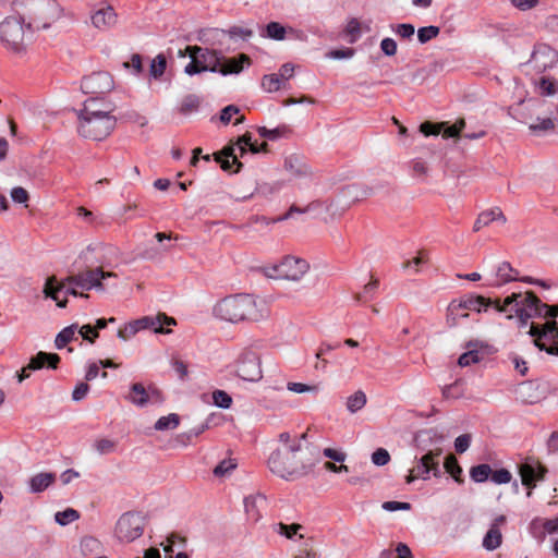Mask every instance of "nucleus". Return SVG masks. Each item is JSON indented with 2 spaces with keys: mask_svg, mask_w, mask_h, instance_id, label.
Here are the masks:
<instances>
[{
  "mask_svg": "<svg viewBox=\"0 0 558 558\" xmlns=\"http://www.w3.org/2000/svg\"><path fill=\"white\" fill-rule=\"evenodd\" d=\"M305 438L306 433L300 437L292 436L288 432L279 434L280 446L270 453L267 460L270 472L286 481H295L305 476L312 465L310 460L305 459L302 448V440Z\"/></svg>",
  "mask_w": 558,
  "mask_h": 558,
  "instance_id": "f257e3e1",
  "label": "nucleus"
},
{
  "mask_svg": "<svg viewBox=\"0 0 558 558\" xmlns=\"http://www.w3.org/2000/svg\"><path fill=\"white\" fill-rule=\"evenodd\" d=\"M214 314L231 324L258 323L270 316V310L266 301L251 294L239 293L220 300L214 307Z\"/></svg>",
  "mask_w": 558,
  "mask_h": 558,
  "instance_id": "f03ea898",
  "label": "nucleus"
},
{
  "mask_svg": "<svg viewBox=\"0 0 558 558\" xmlns=\"http://www.w3.org/2000/svg\"><path fill=\"white\" fill-rule=\"evenodd\" d=\"M77 112V131L86 138L100 141L107 137L116 125V119L110 114V108L99 99L90 98L84 102Z\"/></svg>",
  "mask_w": 558,
  "mask_h": 558,
  "instance_id": "7ed1b4c3",
  "label": "nucleus"
},
{
  "mask_svg": "<svg viewBox=\"0 0 558 558\" xmlns=\"http://www.w3.org/2000/svg\"><path fill=\"white\" fill-rule=\"evenodd\" d=\"M547 308L532 291L517 292L505 298L504 301L496 300L495 310L504 313L508 319L517 318L521 326H526L532 318H539L541 311Z\"/></svg>",
  "mask_w": 558,
  "mask_h": 558,
  "instance_id": "20e7f679",
  "label": "nucleus"
},
{
  "mask_svg": "<svg viewBox=\"0 0 558 558\" xmlns=\"http://www.w3.org/2000/svg\"><path fill=\"white\" fill-rule=\"evenodd\" d=\"M33 28L22 15H10L0 22V43L10 52L23 56L33 40Z\"/></svg>",
  "mask_w": 558,
  "mask_h": 558,
  "instance_id": "39448f33",
  "label": "nucleus"
},
{
  "mask_svg": "<svg viewBox=\"0 0 558 558\" xmlns=\"http://www.w3.org/2000/svg\"><path fill=\"white\" fill-rule=\"evenodd\" d=\"M23 17L34 29H47L63 14L62 7L56 0H22Z\"/></svg>",
  "mask_w": 558,
  "mask_h": 558,
  "instance_id": "423d86ee",
  "label": "nucleus"
},
{
  "mask_svg": "<svg viewBox=\"0 0 558 558\" xmlns=\"http://www.w3.org/2000/svg\"><path fill=\"white\" fill-rule=\"evenodd\" d=\"M308 269L310 264L305 259L288 255L278 263L263 266L262 272L270 279L300 281Z\"/></svg>",
  "mask_w": 558,
  "mask_h": 558,
  "instance_id": "0eeeda50",
  "label": "nucleus"
},
{
  "mask_svg": "<svg viewBox=\"0 0 558 558\" xmlns=\"http://www.w3.org/2000/svg\"><path fill=\"white\" fill-rule=\"evenodd\" d=\"M145 517L135 511H129L120 515L113 535L119 543L130 544L140 538L145 530Z\"/></svg>",
  "mask_w": 558,
  "mask_h": 558,
  "instance_id": "6e6552de",
  "label": "nucleus"
},
{
  "mask_svg": "<svg viewBox=\"0 0 558 558\" xmlns=\"http://www.w3.org/2000/svg\"><path fill=\"white\" fill-rule=\"evenodd\" d=\"M266 143L258 145L257 143L252 142L251 135L246 133L239 137L234 145L223 148L221 155L217 156V161L220 162L223 170H231L232 166L235 163L238 167L241 166L238 159L239 157H242L247 149L253 154H257L259 151L266 150Z\"/></svg>",
  "mask_w": 558,
  "mask_h": 558,
  "instance_id": "1a4fd4ad",
  "label": "nucleus"
},
{
  "mask_svg": "<svg viewBox=\"0 0 558 558\" xmlns=\"http://www.w3.org/2000/svg\"><path fill=\"white\" fill-rule=\"evenodd\" d=\"M185 51L191 58L184 68L186 74L194 75L204 71L216 72L219 70L220 58L216 51L198 46H187Z\"/></svg>",
  "mask_w": 558,
  "mask_h": 558,
  "instance_id": "9d476101",
  "label": "nucleus"
},
{
  "mask_svg": "<svg viewBox=\"0 0 558 558\" xmlns=\"http://www.w3.org/2000/svg\"><path fill=\"white\" fill-rule=\"evenodd\" d=\"M529 335L534 344L548 354L558 355V325L555 320L531 324Z\"/></svg>",
  "mask_w": 558,
  "mask_h": 558,
  "instance_id": "9b49d317",
  "label": "nucleus"
},
{
  "mask_svg": "<svg viewBox=\"0 0 558 558\" xmlns=\"http://www.w3.org/2000/svg\"><path fill=\"white\" fill-rule=\"evenodd\" d=\"M235 375L250 383H257L263 378L259 355L253 350H243L233 363Z\"/></svg>",
  "mask_w": 558,
  "mask_h": 558,
  "instance_id": "f8f14e48",
  "label": "nucleus"
},
{
  "mask_svg": "<svg viewBox=\"0 0 558 558\" xmlns=\"http://www.w3.org/2000/svg\"><path fill=\"white\" fill-rule=\"evenodd\" d=\"M495 302L496 300L492 301L481 295H466L450 302L448 305V317L456 322L457 317H468V314L461 313V311L486 312L490 306L495 308Z\"/></svg>",
  "mask_w": 558,
  "mask_h": 558,
  "instance_id": "ddd939ff",
  "label": "nucleus"
},
{
  "mask_svg": "<svg viewBox=\"0 0 558 558\" xmlns=\"http://www.w3.org/2000/svg\"><path fill=\"white\" fill-rule=\"evenodd\" d=\"M78 287H75V284H69L68 278L63 280L62 282H57L54 277H50L46 280L44 286V294L46 298H50L53 301H56L57 306L63 308L66 306V299H61V294L64 295H73V296H81V298H87V294H84Z\"/></svg>",
  "mask_w": 558,
  "mask_h": 558,
  "instance_id": "4468645a",
  "label": "nucleus"
},
{
  "mask_svg": "<svg viewBox=\"0 0 558 558\" xmlns=\"http://www.w3.org/2000/svg\"><path fill=\"white\" fill-rule=\"evenodd\" d=\"M112 277H116V274L96 268L68 277V282L69 284H75V287H78L82 292L89 291L92 289L104 290L102 280Z\"/></svg>",
  "mask_w": 558,
  "mask_h": 558,
  "instance_id": "2eb2a0df",
  "label": "nucleus"
},
{
  "mask_svg": "<svg viewBox=\"0 0 558 558\" xmlns=\"http://www.w3.org/2000/svg\"><path fill=\"white\" fill-rule=\"evenodd\" d=\"M92 25L99 31H108L116 26L118 14L111 4L101 1L90 10Z\"/></svg>",
  "mask_w": 558,
  "mask_h": 558,
  "instance_id": "dca6fc26",
  "label": "nucleus"
},
{
  "mask_svg": "<svg viewBox=\"0 0 558 558\" xmlns=\"http://www.w3.org/2000/svg\"><path fill=\"white\" fill-rule=\"evenodd\" d=\"M135 325L140 331L149 329L155 333L169 335L172 332L169 327L175 326L177 320L165 313H158L135 319Z\"/></svg>",
  "mask_w": 558,
  "mask_h": 558,
  "instance_id": "f3484780",
  "label": "nucleus"
},
{
  "mask_svg": "<svg viewBox=\"0 0 558 558\" xmlns=\"http://www.w3.org/2000/svg\"><path fill=\"white\" fill-rule=\"evenodd\" d=\"M547 472V468L535 459H527L519 465L521 483L526 488H535L538 482L545 480Z\"/></svg>",
  "mask_w": 558,
  "mask_h": 558,
  "instance_id": "a211bd4d",
  "label": "nucleus"
},
{
  "mask_svg": "<svg viewBox=\"0 0 558 558\" xmlns=\"http://www.w3.org/2000/svg\"><path fill=\"white\" fill-rule=\"evenodd\" d=\"M438 457V453L429 451L426 454H424L418 461L416 466L410 470L409 475L407 476L405 481L408 484H411L417 478L422 480H428L430 472L435 476L439 473V465L436 458Z\"/></svg>",
  "mask_w": 558,
  "mask_h": 558,
  "instance_id": "6ab92c4d",
  "label": "nucleus"
},
{
  "mask_svg": "<svg viewBox=\"0 0 558 558\" xmlns=\"http://www.w3.org/2000/svg\"><path fill=\"white\" fill-rule=\"evenodd\" d=\"M112 76L105 71H99L85 76L81 88L85 94H106L113 88Z\"/></svg>",
  "mask_w": 558,
  "mask_h": 558,
  "instance_id": "aec40b11",
  "label": "nucleus"
},
{
  "mask_svg": "<svg viewBox=\"0 0 558 558\" xmlns=\"http://www.w3.org/2000/svg\"><path fill=\"white\" fill-rule=\"evenodd\" d=\"M294 65L290 62L282 64L278 73L266 74L262 77V88L266 93H275L286 87V83L294 75Z\"/></svg>",
  "mask_w": 558,
  "mask_h": 558,
  "instance_id": "412c9836",
  "label": "nucleus"
},
{
  "mask_svg": "<svg viewBox=\"0 0 558 558\" xmlns=\"http://www.w3.org/2000/svg\"><path fill=\"white\" fill-rule=\"evenodd\" d=\"M558 61V52L547 44H537L531 56V63L534 68L544 72L553 68Z\"/></svg>",
  "mask_w": 558,
  "mask_h": 558,
  "instance_id": "4be33fe9",
  "label": "nucleus"
},
{
  "mask_svg": "<svg viewBox=\"0 0 558 558\" xmlns=\"http://www.w3.org/2000/svg\"><path fill=\"white\" fill-rule=\"evenodd\" d=\"M465 121L463 119L458 120L454 124L448 125L445 122L430 123L424 122L420 125V131L425 135H437L442 133L444 138H451L459 136L460 132L464 129Z\"/></svg>",
  "mask_w": 558,
  "mask_h": 558,
  "instance_id": "5701e85b",
  "label": "nucleus"
},
{
  "mask_svg": "<svg viewBox=\"0 0 558 558\" xmlns=\"http://www.w3.org/2000/svg\"><path fill=\"white\" fill-rule=\"evenodd\" d=\"M283 168L294 180L306 179L312 174L311 168L304 158L296 154H291L286 157Z\"/></svg>",
  "mask_w": 558,
  "mask_h": 558,
  "instance_id": "b1692460",
  "label": "nucleus"
},
{
  "mask_svg": "<svg viewBox=\"0 0 558 558\" xmlns=\"http://www.w3.org/2000/svg\"><path fill=\"white\" fill-rule=\"evenodd\" d=\"M517 270H514L509 263L502 262L497 266L494 278H490L487 284L492 287H499L517 280Z\"/></svg>",
  "mask_w": 558,
  "mask_h": 558,
  "instance_id": "393cba45",
  "label": "nucleus"
},
{
  "mask_svg": "<svg viewBox=\"0 0 558 558\" xmlns=\"http://www.w3.org/2000/svg\"><path fill=\"white\" fill-rule=\"evenodd\" d=\"M493 221H500L501 223L506 222V217L501 209L498 207L481 213L474 222L473 230L477 232Z\"/></svg>",
  "mask_w": 558,
  "mask_h": 558,
  "instance_id": "a878e982",
  "label": "nucleus"
},
{
  "mask_svg": "<svg viewBox=\"0 0 558 558\" xmlns=\"http://www.w3.org/2000/svg\"><path fill=\"white\" fill-rule=\"evenodd\" d=\"M245 64H250V58L242 53L239 57L225 60L219 64L220 68L218 71L222 75L239 74L244 69Z\"/></svg>",
  "mask_w": 558,
  "mask_h": 558,
  "instance_id": "bb28decb",
  "label": "nucleus"
},
{
  "mask_svg": "<svg viewBox=\"0 0 558 558\" xmlns=\"http://www.w3.org/2000/svg\"><path fill=\"white\" fill-rule=\"evenodd\" d=\"M56 481V474L51 472H41L33 475L28 481V487L32 493H41L46 490Z\"/></svg>",
  "mask_w": 558,
  "mask_h": 558,
  "instance_id": "cd10ccee",
  "label": "nucleus"
},
{
  "mask_svg": "<svg viewBox=\"0 0 558 558\" xmlns=\"http://www.w3.org/2000/svg\"><path fill=\"white\" fill-rule=\"evenodd\" d=\"M266 504V497L262 494H255L244 499L245 512L250 519L257 521L260 518V509Z\"/></svg>",
  "mask_w": 558,
  "mask_h": 558,
  "instance_id": "c85d7f7f",
  "label": "nucleus"
},
{
  "mask_svg": "<svg viewBox=\"0 0 558 558\" xmlns=\"http://www.w3.org/2000/svg\"><path fill=\"white\" fill-rule=\"evenodd\" d=\"M530 527L533 534L541 530V536L544 537L546 533L553 534L558 531V518L549 520L535 518L532 520Z\"/></svg>",
  "mask_w": 558,
  "mask_h": 558,
  "instance_id": "c756f323",
  "label": "nucleus"
},
{
  "mask_svg": "<svg viewBox=\"0 0 558 558\" xmlns=\"http://www.w3.org/2000/svg\"><path fill=\"white\" fill-rule=\"evenodd\" d=\"M128 399L136 407H145L150 399V393L145 389L143 384L136 383L131 386Z\"/></svg>",
  "mask_w": 558,
  "mask_h": 558,
  "instance_id": "7c9ffc66",
  "label": "nucleus"
},
{
  "mask_svg": "<svg viewBox=\"0 0 558 558\" xmlns=\"http://www.w3.org/2000/svg\"><path fill=\"white\" fill-rule=\"evenodd\" d=\"M366 402L367 397L365 392L362 390H356L347 398L345 407L351 414H354L362 410L366 405Z\"/></svg>",
  "mask_w": 558,
  "mask_h": 558,
  "instance_id": "2f4dec72",
  "label": "nucleus"
},
{
  "mask_svg": "<svg viewBox=\"0 0 558 558\" xmlns=\"http://www.w3.org/2000/svg\"><path fill=\"white\" fill-rule=\"evenodd\" d=\"M287 33L296 34V31H294L293 28H289V31H287V28L280 23L270 22L267 24L265 28L264 36L274 40H283L286 38Z\"/></svg>",
  "mask_w": 558,
  "mask_h": 558,
  "instance_id": "473e14b6",
  "label": "nucleus"
},
{
  "mask_svg": "<svg viewBox=\"0 0 558 558\" xmlns=\"http://www.w3.org/2000/svg\"><path fill=\"white\" fill-rule=\"evenodd\" d=\"M501 542H502L501 531L497 530V529L489 527L483 538V547L486 550H495L501 545Z\"/></svg>",
  "mask_w": 558,
  "mask_h": 558,
  "instance_id": "72a5a7b5",
  "label": "nucleus"
},
{
  "mask_svg": "<svg viewBox=\"0 0 558 558\" xmlns=\"http://www.w3.org/2000/svg\"><path fill=\"white\" fill-rule=\"evenodd\" d=\"M77 325L73 324L63 328L56 337L54 344L57 349H63L70 341L75 338Z\"/></svg>",
  "mask_w": 558,
  "mask_h": 558,
  "instance_id": "f704fd0d",
  "label": "nucleus"
},
{
  "mask_svg": "<svg viewBox=\"0 0 558 558\" xmlns=\"http://www.w3.org/2000/svg\"><path fill=\"white\" fill-rule=\"evenodd\" d=\"M344 34L350 44L356 43L362 36L361 23L356 19L349 20L344 28Z\"/></svg>",
  "mask_w": 558,
  "mask_h": 558,
  "instance_id": "c9c22d12",
  "label": "nucleus"
},
{
  "mask_svg": "<svg viewBox=\"0 0 558 558\" xmlns=\"http://www.w3.org/2000/svg\"><path fill=\"white\" fill-rule=\"evenodd\" d=\"M492 475V468L488 464H478L470 470V477L475 483H484Z\"/></svg>",
  "mask_w": 558,
  "mask_h": 558,
  "instance_id": "e433bc0d",
  "label": "nucleus"
},
{
  "mask_svg": "<svg viewBox=\"0 0 558 558\" xmlns=\"http://www.w3.org/2000/svg\"><path fill=\"white\" fill-rule=\"evenodd\" d=\"M101 549V543L93 536H85L81 541V550L84 555L99 554Z\"/></svg>",
  "mask_w": 558,
  "mask_h": 558,
  "instance_id": "4c0bfd02",
  "label": "nucleus"
},
{
  "mask_svg": "<svg viewBox=\"0 0 558 558\" xmlns=\"http://www.w3.org/2000/svg\"><path fill=\"white\" fill-rule=\"evenodd\" d=\"M180 417L175 413H171L167 416H161L157 420L155 423V429L156 430H168V429H174L179 426Z\"/></svg>",
  "mask_w": 558,
  "mask_h": 558,
  "instance_id": "58836bf2",
  "label": "nucleus"
},
{
  "mask_svg": "<svg viewBox=\"0 0 558 558\" xmlns=\"http://www.w3.org/2000/svg\"><path fill=\"white\" fill-rule=\"evenodd\" d=\"M236 461L232 458L225 459L216 465L213 473L216 477H226L236 468Z\"/></svg>",
  "mask_w": 558,
  "mask_h": 558,
  "instance_id": "ea45409f",
  "label": "nucleus"
},
{
  "mask_svg": "<svg viewBox=\"0 0 558 558\" xmlns=\"http://www.w3.org/2000/svg\"><path fill=\"white\" fill-rule=\"evenodd\" d=\"M287 389L294 393H318L320 390L319 384L307 385L303 383H288Z\"/></svg>",
  "mask_w": 558,
  "mask_h": 558,
  "instance_id": "a19ab883",
  "label": "nucleus"
},
{
  "mask_svg": "<svg viewBox=\"0 0 558 558\" xmlns=\"http://www.w3.org/2000/svg\"><path fill=\"white\" fill-rule=\"evenodd\" d=\"M390 29L402 39H410L415 33L414 26L410 23L391 24Z\"/></svg>",
  "mask_w": 558,
  "mask_h": 558,
  "instance_id": "79ce46f5",
  "label": "nucleus"
},
{
  "mask_svg": "<svg viewBox=\"0 0 558 558\" xmlns=\"http://www.w3.org/2000/svg\"><path fill=\"white\" fill-rule=\"evenodd\" d=\"M554 128H555V123H554L553 119H550V118H544V119L538 118L536 120V122L531 123L529 125L530 131L535 134H541V133L551 131V130H554Z\"/></svg>",
  "mask_w": 558,
  "mask_h": 558,
  "instance_id": "37998d69",
  "label": "nucleus"
},
{
  "mask_svg": "<svg viewBox=\"0 0 558 558\" xmlns=\"http://www.w3.org/2000/svg\"><path fill=\"white\" fill-rule=\"evenodd\" d=\"M78 519V512L72 508L59 511L54 514V520L58 524L64 526Z\"/></svg>",
  "mask_w": 558,
  "mask_h": 558,
  "instance_id": "c03bdc74",
  "label": "nucleus"
},
{
  "mask_svg": "<svg viewBox=\"0 0 558 558\" xmlns=\"http://www.w3.org/2000/svg\"><path fill=\"white\" fill-rule=\"evenodd\" d=\"M213 402L221 409H229L232 405V398L225 390L217 389L213 392Z\"/></svg>",
  "mask_w": 558,
  "mask_h": 558,
  "instance_id": "a18cd8bd",
  "label": "nucleus"
},
{
  "mask_svg": "<svg viewBox=\"0 0 558 558\" xmlns=\"http://www.w3.org/2000/svg\"><path fill=\"white\" fill-rule=\"evenodd\" d=\"M439 27L429 25L421 27L417 31V39L421 44H426L439 35Z\"/></svg>",
  "mask_w": 558,
  "mask_h": 558,
  "instance_id": "49530a36",
  "label": "nucleus"
},
{
  "mask_svg": "<svg viewBox=\"0 0 558 558\" xmlns=\"http://www.w3.org/2000/svg\"><path fill=\"white\" fill-rule=\"evenodd\" d=\"M166 65H167V61H166V58L162 56V54H158L153 61H151V64H150V75L154 77V78H158L160 77L165 70H166Z\"/></svg>",
  "mask_w": 558,
  "mask_h": 558,
  "instance_id": "de8ad7c7",
  "label": "nucleus"
},
{
  "mask_svg": "<svg viewBox=\"0 0 558 558\" xmlns=\"http://www.w3.org/2000/svg\"><path fill=\"white\" fill-rule=\"evenodd\" d=\"M123 68L134 75H140L143 72L142 57L137 53L132 54L129 61L123 62Z\"/></svg>",
  "mask_w": 558,
  "mask_h": 558,
  "instance_id": "09e8293b",
  "label": "nucleus"
},
{
  "mask_svg": "<svg viewBox=\"0 0 558 558\" xmlns=\"http://www.w3.org/2000/svg\"><path fill=\"white\" fill-rule=\"evenodd\" d=\"M446 471L456 480L459 481V476L462 473V469L459 465L457 459L453 456H449L445 460L444 464Z\"/></svg>",
  "mask_w": 558,
  "mask_h": 558,
  "instance_id": "8fccbe9b",
  "label": "nucleus"
},
{
  "mask_svg": "<svg viewBox=\"0 0 558 558\" xmlns=\"http://www.w3.org/2000/svg\"><path fill=\"white\" fill-rule=\"evenodd\" d=\"M199 100L195 96H187L183 99L181 106H180V112L183 114H189L193 111H195L198 108Z\"/></svg>",
  "mask_w": 558,
  "mask_h": 558,
  "instance_id": "3c124183",
  "label": "nucleus"
},
{
  "mask_svg": "<svg viewBox=\"0 0 558 558\" xmlns=\"http://www.w3.org/2000/svg\"><path fill=\"white\" fill-rule=\"evenodd\" d=\"M136 326L137 325H135V320L128 323L124 327H122L118 330V337L123 341H128L129 339L134 337L137 332H140V330L137 329Z\"/></svg>",
  "mask_w": 558,
  "mask_h": 558,
  "instance_id": "603ef678",
  "label": "nucleus"
},
{
  "mask_svg": "<svg viewBox=\"0 0 558 558\" xmlns=\"http://www.w3.org/2000/svg\"><path fill=\"white\" fill-rule=\"evenodd\" d=\"M490 478L495 484L498 485L508 484L512 480V474L507 469H499L494 472L492 471Z\"/></svg>",
  "mask_w": 558,
  "mask_h": 558,
  "instance_id": "864d4df0",
  "label": "nucleus"
},
{
  "mask_svg": "<svg viewBox=\"0 0 558 558\" xmlns=\"http://www.w3.org/2000/svg\"><path fill=\"white\" fill-rule=\"evenodd\" d=\"M538 89L542 95L550 96L556 93L557 84L548 77H542L538 83Z\"/></svg>",
  "mask_w": 558,
  "mask_h": 558,
  "instance_id": "5fc2aeb1",
  "label": "nucleus"
},
{
  "mask_svg": "<svg viewBox=\"0 0 558 558\" xmlns=\"http://www.w3.org/2000/svg\"><path fill=\"white\" fill-rule=\"evenodd\" d=\"M390 461L389 452L384 448H378L372 454V462L377 466H384Z\"/></svg>",
  "mask_w": 558,
  "mask_h": 558,
  "instance_id": "6e6d98bb",
  "label": "nucleus"
},
{
  "mask_svg": "<svg viewBox=\"0 0 558 558\" xmlns=\"http://www.w3.org/2000/svg\"><path fill=\"white\" fill-rule=\"evenodd\" d=\"M397 43L393 38L386 37L380 41V50L387 57H393L397 53Z\"/></svg>",
  "mask_w": 558,
  "mask_h": 558,
  "instance_id": "4d7b16f0",
  "label": "nucleus"
},
{
  "mask_svg": "<svg viewBox=\"0 0 558 558\" xmlns=\"http://www.w3.org/2000/svg\"><path fill=\"white\" fill-rule=\"evenodd\" d=\"M45 360H47V352L40 351L35 356L31 357L27 368H29V371L41 369L46 365Z\"/></svg>",
  "mask_w": 558,
  "mask_h": 558,
  "instance_id": "13d9d810",
  "label": "nucleus"
},
{
  "mask_svg": "<svg viewBox=\"0 0 558 558\" xmlns=\"http://www.w3.org/2000/svg\"><path fill=\"white\" fill-rule=\"evenodd\" d=\"M471 440H472V437L470 434H463V435L458 436L454 440V450L458 453L465 452L470 448Z\"/></svg>",
  "mask_w": 558,
  "mask_h": 558,
  "instance_id": "bf43d9fd",
  "label": "nucleus"
},
{
  "mask_svg": "<svg viewBox=\"0 0 558 558\" xmlns=\"http://www.w3.org/2000/svg\"><path fill=\"white\" fill-rule=\"evenodd\" d=\"M301 529L300 524H291L287 525L283 523L278 524V533L281 535H284L287 538L292 539L296 534L298 531Z\"/></svg>",
  "mask_w": 558,
  "mask_h": 558,
  "instance_id": "052dcab7",
  "label": "nucleus"
},
{
  "mask_svg": "<svg viewBox=\"0 0 558 558\" xmlns=\"http://www.w3.org/2000/svg\"><path fill=\"white\" fill-rule=\"evenodd\" d=\"M480 361L478 353L476 351H469L463 353L459 360L458 363L460 366H469L471 364L477 363Z\"/></svg>",
  "mask_w": 558,
  "mask_h": 558,
  "instance_id": "680f3d73",
  "label": "nucleus"
},
{
  "mask_svg": "<svg viewBox=\"0 0 558 558\" xmlns=\"http://www.w3.org/2000/svg\"><path fill=\"white\" fill-rule=\"evenodd\" d=\"M377 287H378L377 280L369 281L367 284H365L363 293L356 295V300L357 301H367V300L372 299L373 293L375 292Z\"/></svg>",
  "mask_w": 558,
  "mask_h": 558,
  "instance_id": "e2e57ef3",
  "label": "nucleus"
},
{
  "mask_svg": "<svg viewBox=\"0 0 558 558\" xmlns=\"http://www.w3.org/2000/svg\"><path fill=\"white\" fill-rule=\"evenodd\" d=\"M239 112L240 109L236 106L229 105L221 110L220 121L225 124H228L231 121L232 117L238 114Z\"/></svg>",
  "mask_w": 558,
  "mask_h": 558,
  "instance_id": "0e129e2a",
  "label": "nucleus"
},
{
  "mask_svg": "<svg viewBox=\"0 0 558 558\" xmlns=\"http://www.w3.org/2000/svg\"><path fill=\"white\" fill-rule=\"evenodd\" d=\"M228 34L231 38L248 39L253 33L247 28L233 26L228 31Z\"/></svg>",
  "mask_w": 558,
  "mask_h": 558,
  "instance_id": "69168bd1",
  "label": "nucleus"
},
{
  "mask_svg": "<svg viewBox=\"0 0 558 558\" xmlns=\"http://www.w3.org/2000/svg\"><path fill=\"white\" fill-rule=\"evenodd\" d=\"M11 198L15 203L24 204L28 201V193L24 187L16 186L11 191Z\"/></svg>",
  "mask_w": 558,
  "mask_h": 558,
  "instance_id": "338daca9",
  "label": "nucleus"
},
{
  "mask_svg": "<svg viewBox=\"0 0 558 558\" xmlns=\"http://www.w3.org/2000/svg\"><path fill=\"white\" fill-rule=\"evenodd\" d=\"M89 391V386L86 383H80L75 386L73 392H72V399L74 401H81L83 400Z\"/></svg>",
  "mask_w": 558,
  "mask_h": 558,
  "instance_id": "774afa93",
  "label": "nucleus"
}]
</instances>
